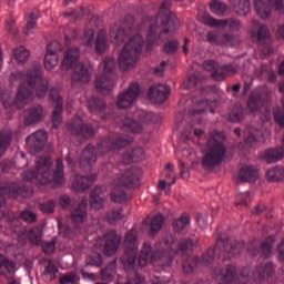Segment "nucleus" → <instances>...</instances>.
<instances>
[{
    "label": "nucleus",
    "mask_w": 284,
    "mask_h": 284,
    "mask_svg": "<svg viewBox=\"0 0 284 284\" xmlns=\"http://www.w3.org/2000/svg\"><path fill=\"white\" fill-rule=\"evenodd\" d=\"M170 6H172V0H164L156 18H146L143 20L140 30H143V26H149L146 50H152V45H161L163 34L174 32L179 28V18L170 11Z\"/></svg>",
    "instance_id": "nucleus-3"
},
{
    "label": "nucleus",
    "mask_w": 284,
    "mask_h": 284,
    "mask_svg": "<svg viewBox=\"0 0 284 284\" xmlns=\"http://www.w3.org/2000/svg\"><path fill=\"white\" fill-rule=\"evenodd\" d=\"M116 270V261L111 262L101 271L102 281H112Z\"/></svg>",
    "instance_id": "nucleus-54"
},
{
    "label": "nucleus",
    "mask_w": 284,
    "mask_h": 284,
    "mask_svg": "<svg viewBox=\"0 0 284 284\" xmlns=\"http://www.w3.org/2000/svg\"><path fill=\"white\" fill-rule=\"evenodd\" d=\"M52 158H41L36 162V170H29L21 173V176L26 183H33L41 187V185H49L53 183V187H59L65 183L63 174V159H57V169L51 171Z\"/></svg>",
    "instance_id": "nucleus-4"
},
{
    "label": "nucleus",
    "mask_w": 284,
    "mask_h": 284,
    "mask_svg": "<svg viewBox=\"0 0 284 284\" xmlns=\"http://www.w3.org/2000/svg\"><path fill=\"white\" fill-rule=\"evenodd\" d=\"M261 159L266 163H278V161L284 159V148L267 149L262 153Z\"/></svg>",
    "instance_id": "nucleus-35"
},
{
    "label": "nucleus",
    "mask_w": 284,
    "mask_h": 284,
    "mask_svg": "<svg viewBox=\"0 0 284 284\" xmlns=\"http://www.w3.org/2000/svg\"><path fill=\"white\" fill-rule=\"evenodd\" d=\"M54 250H57V240L42 243V251L44 254H54Z\"/></svg>",
    "instance_id": "nucleus-61"
},
{
    "label": "nucleus",
    "mask_w": 284,
    "mask_h": 284,
    "mask_svg": "<svg viewBox=\"0 0 284 284\" xmlns=\"http://www.w3.org/2000/svg\"><path fill=\"white\" fill-rule=\"evenodd\" d=\"M87 106L91 114H100L105 110V102L99 98H92L88 100Z\"/></svg>",
    "instance_id": "nucleus-44"
},
{
    "label": "nucleus",
    "mask_w": 284,
    "mask_h": 284,
    "mask_svg": "<svg viewBox=\"0 0 284 284\" xmlns=\"http://www.w3.org/2000/svg\"><path fill=\"white\" fill-rule=\"evenodd\" d=\"M48 141V132L39 130L27 138L26 148L31 153L41 152Z\"/></svg>",
    "instance_id": "nucleus-20"
},
{
    "label": "nucleus",
    "mask_w": 284,
    "mask_h": 284,
    "mask_svg": "<svg viewBox=\"0 0 284 284\" xmlns=\"http://www.w3.org/2000/svg\"><path fill=\"white\" fill-rule=\"evenodd\" d=\"M165 223V217L163 214H158L151 220L149 236H156L159 232H161V229L163 227V224Z\"/></svg>",
    "instance_id": "nucleus-45"
},
{
    "label": "nucleus",
    "mask_w": 284,
    "mask_h": 284,
    "mask_svg": "<svg viewBox=\"0 0 284 284\" xmlns=\"http://www.w3.org/2000/svg\"><path fill=\"white\" fill-rule=\"evenodd\" d=\"M170 92L171 89L166 84H156L149 89L148 97L153 103H165Z\"/></svg>",
    "instance_id": "nucleus-26"
},
{
    "label": "nucleus",
    "mask_w": 284,
    "mask_h": 284,
    "mask_svg": "<svg viewBox=\"0 0 284 284\" xmlns=\"http://www.w3.org/2000/svg\"><path fill=\"white\" fill-rule=\"evenodd\" d=\"M42 265L44 267L42 272L43 281H45V283H52V281L57 278V274H59V267L55 266L52 260H44Z\"/></svg>",
    "instance_id": "nucleus-36"
},
{
    "label": "nucleus",
    "mask_w": 284,
    "mask_h": 284,
    "mask_svg": "<svg viewBox=\"0 0 284 284\" xmlns=\"http://www.w3.org/2000/svg\"><path fill=\"white\" fill-rule=\"evenodd\" d=\"M37 19L38 16L34 13H30L29 17L26 16L27 26L23 29V34L30 36L34 33V30H37Z\"/></svg>",
    "instance_id": "nucleus-50"
},
{
    "label": "nucleus",
    "mask_w": 284,
    "mask_h": 284,
    "mask_svg": "<svg viewBox=\"0 0 284 284\" xmlns=\"http://www.w3.org/2000/svg\"><path fill=\"white\" fill-rule=\"evenodd\" d=\"M79 281V275L77 273L71 272L64 274L62 277H60L59 283L60 284H77Z\"/></svg>",
    "instance_id": "nucleus-58"
},
{
    "label": "nucleus",
    "mask_w": 284,
    "mask_h": 284,
    "mask_svg": "<svg viewBox=\"0 0 284 284\" xmlns=\"http://www.w3.org/2000/svg\"><path fill=\"white\" fill-rule=\"evenodd\" d=\"M121 219H123V209L112 210L106 214L105 217L110 225H114V223H116V221H121Z\"/></svg>",
    "instance_id": "nucleus-57"
},
{
    "label": "nucleus",
    "mask_w": 284,
    "mask_h": 284,
    "mask_svg": "<svg viewBox=\"0 0 284 284\" xmlns=\"http://www.w3.org/2000/svg\"><path fill=\"white\" fill-rule=\"evenodd\" d=\"M139 94H141V87L139 83L134 82L130 84V87L118 95L116 106L119 110H128V108H132L134 101L139 99Z\"/></svg>",
    "instance_id": "nucleus-16"
},
{
    "label": "nucleus",
    "mask_w": 284,
    "mask_h": 284,
    "mask_svg": "<svg viewBox=\"0 0 284 284\" xmlns=\"http://www.w3.org/2000/svg\"><path fill=\"white\" fill-rule=\"evenodd\" d=\"M121 129L124 130V132H132V134H141V132H143V126L130 118L122 120Z\"/></svg>",
    "instance_id": "nucleus-41"
},
{
    "label": "nucleus",
    "mask_w": 284,
    "mask_h": 284,
    "mask_svg": "<svg viewBox=\"0 0 284 284\" xmlns=\"http://www.w3.org/2000/svg\"><path fill=\"white\" fill-rule=\"evenodd\" d=\"M114 65L116 62L112 57L105 58L100 65L104 70L103 75H98L95 79V90L100 94H109L114 88V73H112Z\"/></svg>",
    "instance_id": "nucleus-13"
},
{
    "label": "nucleus",
    "mask_w": 284,
    "mask_h": 284,
    "mask_svg": "<svg viewBox=\"0 0 284 284\" xmlns=\"http://www.w3.org/2000/svg\"><path fill=\"white\" fill-rule=\"evenodd\" d=\"M139 233L136 230H130L124 237V253L121 257L122 265L124 270L128 272L130 270H134L136 265V254L139 252V242H138Z\"/></svg>",
    "instance_id": "nucleus-11"
},
{
    "label": "nucleus",
    "mask_w": 284,
    "mask_h": 284,
    "mask_svg": "<svg viewBox=\"0 0 284 284\" xmlns=\"http://www.w3.org/2000/svg\"><path fill=\"white\" fill-rule=\"evenodd\" d=\"M132 34V27H128V23H115L111 27L110 39L114 45H121Z\"/></svg>",
    "instance_id": "nucleus-22"
},
{
    "label": "nucleus",
    "mask_w": 284,
    "mask_h": 284,
    "mask_svg": "<svg viewBox=\"0 0 284 284\" xmlns=\"http://www.w3.org/2000/svg\"><path fill=\"white\" fill-rule=\"evenodd\" d=\"M193 106L189 111V116H196V114H202V112H205L210 110L211 114H214V108L219 105L217 101H207V100H202L199 101L196 99L192 100Z\"/></svg>",
    "instance_id": "nucleus-27"
},
{
    "label": "nucleus",
    "mask_w": 284,
    "mask_h": 284,
    "mask_svg": "<svg viewBox=\"0 0 284 284\" xmlns=\"http://www.w3.org/2000/svg\"><path fill=\"white\" fill-rule=\"evenodd\" d=\"M225 132L213 131L210 133L209 141L203 150L202 168L204 170H214L225 161L227 148L223 144Z\"/></svg>",
    "instance_id": "nucleus-6"
},
{
    "label": "nucleus",
    "mask_w": 284,
    "mask_h": 284,
    "mask_svg": "<svg viewBox=\"0 0 284 284\" xmlns=\"http://www.w3.org/2000/svg\"><path fill=\"white\" fill-rule=\"evenodd\" d=\"M197 265H199V257L189 256V258L182 265L184 274H192V272L196 270Z\"/></svg>",
    "instance_id": "nucleus-55"
},
{
    "label": "nucleus",
    "mask_w": 284,
    "mask_h": 284,
    "mask_svg": "<svg viewBox=\"0 0 284 284\" xmlns=\"http://www.w3.org/2000/svg\"><path fill=\"white\" fill-rule=\"evenodd\" d=\"M81 43L87 48H92V43H94V29L90 27L84 28V32L81 36Z\"/></svg>",
    "instance_id": "nucleus-52"
},
{
    "label": "nucleus",
    "mask_w": 284,
    "mask_h": 284,
    "mask_svg": "<svg viewBox=\"0 0 284 284\" xmlns=\"http://www.w3.org/2000/svg\"><path fill=\"white\" fill-rule=\"evenodd\" d=\"M143 37L135 34L130 38L119 57V65L122 70L134 68L139 61V55L143 52Z\"/></svg>",
    "instance_id": "nucleus-10"
},
{
    "label": "nucleus",
    "mask_w": 284,
    "mask_h": 284,
    "mask_svg": "<svg viewBox=\"0 0 284 284\" xmlns=\"http://www.w3.org/2000/svg\"><path fill=\"white\" fill-rule=\"evenodd\" d=\"M26 192L24 187H21L19 183H4L0 184V221L6 216V213L1 210L3 205H6V199H19V196H26L23 193Z\"/></svg>",
    "instance_id": "nucleus-15"
},
{
    "label": "nucleus",
    "mask_w": 284,
    "mask_h": 284,
    "mask_svg": "<svg viewBox=\"0 0 284 284\" xmlns=\"http://www.w3.org/2000/svg\"><path fill=\"white\" fill-rule=\"evenodd\" d=\"M217 247L223 246L224 254H227V258H232V256H236L240 252H242L243 247H245L244 242H235L234 244H230V240L222 241L217 240Z\"/></svg>",
    "instance_id": "nucleus-31"
},
{
    "label": "nucleus",
    "mask_w": 284,
    "mask_h": 284,
    "mask_svg": "<svg viewBox=\"0 0 284 284\" xmlns=\"http://www.w3.org/2000/svg\"><path fill=\"white\" fill-rule=\"evenodd\" d=\"M214 254H216V251L214 248H209L202 256V263L204 265H210V263L214 261Z\"/></svg>",
    "instance_id": "nucleus-63"
},
{
    "label": "nucleus",
    "mask_w": 284,
    "mask_h": 284,
    "mask_svg": "<svg viewBox=\"0 0 284 284\" xmlns=\"http://www.w3.org/2000/svg\"><path fill=\"white\" fill-rule=\"evenodd\" d=\"M12 85L17 82H21L18 87V91L14 100H12V92L4 90L1 94L2 105L8 110V108H17L21 110L28 103L34 101V92L38 99H43L48 94V79L43 78V70L41 69V63L33 62L27 70L17 71L10 77Z\"/></svg>",
    "instance_id": "nucleus-1"
},
{
    "label": "nucleus",
    "mask_w": 284,
    "mask_h": 284,
    "mask_svg": "<svg viewBox=\"0 0 284 284\" xmlns=\"http://www.w3.org/2000/svg\"><path fill=\"white\" fill-rule=\"evenodd\" d=\"M144 159L145 151L142 148L128 149L122 155V163L130 165V163H140V161H144Z\"/></svg>",
    "instance_id": "nucleus-30"
},
{
    "label": "nucleus",
    "mask_w": 284,
    "mask_h": 284,
    "mask_svg": "<svg viewBox=\"0 0 284 284\" xmlns=\"http://www.w3.org/2000/svg\"><path fill=\"white\" fill-rule=\"evenodd\" d=\"M261 136H263L261 125H248L244 130V141L248 148H254V143H258V141H261Z\"/></svg>",
    "instance_id": "nucleus-28"
},
{
    "label": "nucleus",
    "mask_w": 284,
    "mask_h": 284,
    "mask_svg": "<svg viewBox=\"0 0 284 284\" xmlns=\"http://www.w3.org/2000/svg\"><path fill=\"white\" fill-rule=\"evenodd\" d=\"M237 183H254L258 179V170L253 166H244L237 174Z\"/></svg>",
    "instance_id": "nucleus-34"
},
{
    "label": "nucleus",
    "mask_w": 284,
    "mask_h": 284,
    "mask_svg": "<svg viewBox=\"0 0 284 284\" xmlns=\"http://www.w3.org/2000/svg\"><path fill=\"white\" fill-rule=\"evenodd\" d=\"M220 284H245L241 282V277L236 275V266H227L220 278Z\"/></svg>",
    "instance_id": "nucleus-37"
},
{
    "label": "nucleus",
    "mask_w": 284,
    "mask_h": 284,
    "mask_svg": "<svg viewBox=\"0 0 284 284\" xmlns=\"http://www.w3.org/2000/svg\"><path fill=\"white\" fill-rule=\"evenodd\" d=\"M233 37L230 34H220L216 31L207 33V41L212 45H232Z\"/></svg>",
    "instance_id": "nucleus-38"
},
{
    "label": "nucleus",
    "mask_w": 284,
    "mask_h": 284,
    "mask_svg": "<svg viewBox=\"0 0 284 284\" xmlns=\"http://www.w3.org/2000/svg\"><path fill=\"white\" fill-rule=\"evenodd\" d=\"M204 79L205 78L201 73L196 72L195 74L189 77L186 81H184L183 87L186 90H192V88H196L199 83H203Z\"/></svg>",
    "instance_id": "nucleus-51"
},
{
    "label": "nucleus",
    "mask_w": 284,
    "mask_h": 284,
    "mask_svg": "<svg viewBox=\"0 0 284 284\" xmlns=\"http://www.w3.org/2000/svg\"><path fill=\"white\" fill-rule=\"evenodd\" d=\"M187 225H190V215L187 213H183L180 217L173 220V231L175 234L184 232Z\"/></svg>",
    "instance_id": "nucleus-43"
},
{
    "label": "nucleus",
    "mask_w": 284,
    "mask_h": 284,
    "mask_svg": "<svg viewBox=\"0 0 284 284\" xmlns=\"http://www.w3.org/2000/svg\"><path fill=\"white\" fill-rule=\"evenodd\" d=\"M276 241V237L274 235L268 236L262 244L258 240H254L248 244V252L252 254V256H256L258 252H261L263 258H267L272 254V247L274 245V242Z\"/></svg>",
    "instance_id": "nucleus-19"
},
{
    "label": "nucleus",
    "mask_w": 284,
    "mask_h": 284,
    "mask_svg": "<svg viewBox=\"0 0 284 284\" xmlns=\"http://www.w3.org/2000/svg\"><path fill=\"white\" fill-rule=\"evenodd\" d=\"M250 270H252L251 266H245L241 271V278L246 281H253L256 284L265 283L270 276L274 275V264L272 263H265L262 264L261 266H257L252 275L250 276Z\"/></svg>",
    "instance_id": "nucleus-14"
},
{
    "label": "nucleus",
    "mask_w": 284,
    "mask_h": 284,
    "mask_svg": "<svg viewBox=\"0 0 284 284\" xmlns=\"http://www.w3.org/2000/svg\"><path fill=\"white\" fill-rule=\"evenodd\" d=\"M134 142V139L130 135L112 134L109 138L103 139L98 148L89 144L83 151L80 158V168H91L97 163V154H108V152H119L122 148H126Z\"/></svg>",
    "instance_id": "nucleus-5"
},
{
    "label": "nucleus",
    "mask_w": 284,
    "mask_h": 284,
    "mask_svg": "<svg viewBox=\"0 0 284 284\" xmlns=\"http://www.w3.org/2000/svg\"><path fill=\"white\" fill-rule=\"evenodd\" d=\"M266 179L270 183H278L284 179V169L283 166H274L266 171Z\"/></svg>",
    "instance_id": "nucleus-42"
},
{
    "label": "nucleus",
    "mask_w": 284,
    "mask_h": 284,
    "mask_svg": "<svg viewBox=\"0 0 284 284\" xmlns=\"http://www.w3.org/2000/svg\"><path fill=\"white\" fill-rule=\"evenodd\" d=\"M202 22L205 26H210V28H227L231 32H239L241 30V21L237 19H229V20H216L212 18L210 14L205 13L202 18Z\"/></svg>",
    "instance_id": "nucleus-21"
},
{
    "label": "nucleus",
    "mask_w": 284,
    "mask_h": 284,
    "mask_svg": "<svg viewBox=\"0 0 284 284\" xmlns=\"http://www.w3.org/2000/svg\"><path fill=\"white\" fill-rule=\"evenodd\" d=\"M273 116L275 119V122H277L281 128H284V112L281 111V109H275L273 112Z\"/></svg>",
    "instance_id": "nucleus-64"
},
{
    "label": "nucleus",
    "mask_w": 284,
    "mask_h": 284,
    "mask_svg": "<svg viewBox=\"0 0 284 284\" xmlns=\"http://www.w3.org/2000/svg\"><path fill=\"white\" fill-rule=\"evenodd\" d=\"M122 237L116 233V231H109L103 236L104 242V254L105 256H114L119 252V246L121 245Z\"/></svg>",
    "instance_id": "nucleus-25"
},
{
    "label": "nucleus",
    "mask_w": 284,
    "mask_h": 284,
    "mask_svg": "<svg viewBox=\"0 0 284 284\" xmlns=\"http://www.w3.org/2000/svg\"><path fill=\"white\" fill-rule=\"evenodd\" d=\"M94 181H97V174L92 175L91 178L77 175L72 183V187L75 190V192H85V190H90V187L94 185Z\"/></svg>",
    "instance_id": "nucleus-33"
},
{
    "label": "nucleus",
    "mask_w": 284,
    "mask_h": 284,
    "mask_svg": "<svg viewBox=\"0 0 284 284\" xmlns=\"http://www.w3.org/2000/svg\"><path fill=\"white\" fill-rule=\"evenodd\" d=\"M42 236H43V231H41V229L39 227L31 229L28 232V237L30 243H32V245H41Z\"/></svg>",
    "instance_id": "nucleus-56"
},
{
    "label": "nucleus",
    "mask_w": 284,
    "mask_h": 284,
    "mask_svg": "<svg viewBox=\"0 0 284 284\" xmlns=\"http://www.w3.org/2000/svg\"><path fill=\"white\" fill-rule=\"evenodd\" d=\"M63 50L61 42L53 40L47 47V53L44 57V68L45 70H54L59 65V52Z\"/></svg>",
    "instance_id": "nucleus-18"
},
{
    "label": "nucleus",
    "mask_w": 284,
    "mask_h": 284,
    "mask_svg": "<svg viewBox=\"0 0 284 284\" xmlns=\"http://www.w3.org/2000/svg\"><path fill=\"white\" fill-rule=\"evenodd\" d=\"M239 72V67L236 64H226L216 69L212 74V79L215 81H225L227 77H234Z\"/></svg>",
    "instance_id": "nucleus-32"
},
{
    "label": "nucleus",
    "mask_w": 284,
    "mask_h": 284,
    "mask_svg": "<svg viewBox=\"0 0 284 284\" xmlns=\"http://www.w3.org/2000/svg\"><path fill=\"white\" fill-rule=\"evenodd\" d=\"M109 48L108 32H105V30H100L95 40V52H98V54H103Z\"/></svg>",
    "instance_id": "nucleus-40"
},
{
    "label": "nucleus",
    "mask_w": 284,
    "mask_h": 284,
    "mask_svg": "<svg viewBox=\"0 0 284 284\" xmlns=\"http://www.w3.org/2000/svg\"><path fill=\"white\" fill-rule=\"evenodd\" d=\"M13 58L16 59L17 63H26V61L30 59V51L23 45L13 49Z\"/></svg>",
    "instance_id": "nucleus-49"
},
{
    "label": "nucleus",
    "mask_w": 284,
    "mask_h": 284,
    "mask_svg": "<svg viewBox=\"0 0 284 284\" xmlns=\"http://www.w3.org/2000/svg\"><path fill=\"white\" fill-rule=\"evenodd\" d=\"M10 143H12V131L10 129H3L0 131V159L8 152Z\"/></svg>",
    "instance_id": "nucleus-39"
},
{
    "label": "nucleus",
    "mask_w": 284,
    "mask_h": 284,
    "mask_svg": "<svg viewBox=\"0 0 284 284\" xmlns=\"http://www.w3.org/2000/svg\"><path fill=\"white\" fill-rule=\"evenodd\" d=\"M247 108L251 112H262L261 119L263 122L272 119V111L270 110V93L257 89L253 91L247 100Z\"/></svg>",
    "instance_id": "nucleus-12"
},
{
    "label": "nucleus",
    "mask_w": 284,
    "mask_h": 284,
    "mask_svg": "<svg viewBox=\"0 0 284 284\" xmlns=\"http://www.w3.org/2000/svg\"><path fill=\"white\" fill-rule=\"evenodd\" d=\"M268 3H265V0H254L255 10L261 17V19H270L272 16V7L275 10H283V0H268Z\"/></svg>",
    "instance_id": "nucleus-24"
},
{
    "label": "nucleus",
    "mask_w": 284,
    "mask_h": 284,
    "mask_svg": "<svg viewBox=\"0 0 284 284\" xmlns=\"http://www.w3.org/2000/svg\"><path fill=\"white\" fill-rule=\"evenodd\" d=\"M68 130L74 136H80L81 139H92L94 136V128L90 125H83V119L80 116L73 118V120L68 123Z\"/></svg>",
    "instance_id": "nucleus-17"
},
{
    "label": "nucleus",
    "mask_w": 284,
    "mask_h": 284,
    "mask_svg": "<svg viewBox=\"0 0 284 284\" xmlns=\"http://www.w3.org/2000/svg\"><path fill=\"white\" fill-rule=\"evenodd\" d=\"M81 51L79 48H71L64 52L60 69L61 70H74L71 77L72 88H83L85 83H90V71L83 63H79Z\"/></svg>",
    "instance_id": "nucleus-7"
},
{
    "label": "nucleus",
    "mask_w": 284,
    "mask_h": 284,
    "mask_svg": "<svg viewBox=\"0 0 284 284\" xmlns=\"http://www.w3.org/2000/svg\"><path fill=\"white\" fill-rule=\"evenodd\" d=\"M88 265H93L94 267H101L103 265V257L99 253H92L88 257Z\"/></svg>",
    "instance_id": "nucleus-60"
},
{
    "label": "nucleus",
    "mask_w": 284,
    "mask_h": 284,
    "mask_svg": "<svg viewBox=\"0 0 284 284\" xmlns=\"http://www.w3.org/2000/svg\"><path fill=\"white\" fill-rule=\"evenodd\" d=\"M210 10L213 14H217V17H223V14H227V4L213 0L210 4Z\"/></svg>",
    "instance_id": "nucleus-53"
},
{
    "label": "nucleus",
    "mask_w": 284,
    "mask_h": 284,
    "mask_svg": "<svg viewBox=\"0 0 284 284\" xmlns=\"http://www.w3.org/2000/svg\"><path fill=\"white\" fill-rule=\"evenodd\" d=\"M2 270H6L9 274L17 272V262L7 257L2 264Z\"/></svg>",
    "instance_id": "nucleus-62"
},
{
    "label": "nucleus",
    "mask_w": 284,
    "mask_h": 284,
    "mask_svg": "<svg viewBox=\"0 0 284 284\" xmlns=\"http://www.w3.org/2000/svg\"><path fill=\"white\" fill-rule=\"evenodd\" d=\"M257 41L258 43H265V41H270V30H267V27H260L257 31Z\"/></svg>",
    "instance_id": "nucleus-59"
},
{
    "label": "nucleus",
    "mask_w": 284,
    "mask_h": 284,
    "mask_svg": "<svg viewBox=\"0 0 284 284\" xmlns=\"http://www.w3.org/2000/svg\"><path fill=\"white\" fill-rule=\"evenodd\" d=\"M229 119L232 123H240L245 119V109L241 104H235L233 110L229 114Z\"/></svg>",
    "instance_id": "nucleus-48"
},
{
    "label": "nucleus",
    "mask_w": 284,
    "mask_h": 284,
    "mask_svg": "<svg viewBox=\"0 0 284 284\" xmlns=\"http://www.w3.org/2000/svg\"><path fill=\"white\" fill-rule=\"evenodd\" d=\"M194 244L190 240H182L176 245V239L172 233L164 235L162 241L155 244V251L152 252V244L145 242L141 248L138 257V265L145 267L149 263L156 267H161L162 272H168L172 267V261L176 254L179 256H185L190 254V250H194Z\"/></svg>",
    "instance_id": "nucleus-2"
},
{
    "label": "nucleus",
    "mask_w": 284,
    "mask_h": 284,
    "mask_svg": "<svg viewBox=\"0 0 284 284\" xmlns=\"http://www.w3.org/2000/svg\"><path fill=\"white\" fill-rule=\"evenodd\" d=\"M234 10L239 17H246L252 10V2L250 0H235Z\"/></svg>",
    "instance_id": "nucleus-46"
},
{
    "label": "nucleus",
    "mask_w": 284,
    "mask_h": 284,
    "mask_svg": "<svg viewBox=\"0 0 284 284\" xmlns=\"http://www.w3.org/2000/svg\"><path fill=\"white\" fill-rule=\"evenodd\" d=\"M45 119V111L43 106L37 105L30 108L24 115L26 125H34V123H39Z\"/></svg>",
    "instance_id": "nucleus-29"
},
{
    "label": "nucleus",
    "mask_w": 284,
    "mask_h": 284,
    "mask_svg": "<svg viewBox=\"0 0 284 284\" xmlns=\"http://www.w3.org/2000/svg\"><path fill=\"white\" fill-rule=\"evenodd\" d=\"M90 205L92 210H102L103 207V197H101V187L95 186L91 193Z\"/></svg>",
    "instance_id": "nucleus-47"
},
{
    "label": "nucleus",
    "mask_w": 284,
    "mask_h": 284,
    "mask_svg": "<svg viewBox=\"0 0 284 284\" xmlns=\"http://www.w3.org/2000/svg\"><path fill=\"white\" fill-rule=\"evenodd\" d=\"M143 171L131 168L112 181L111 201L113 203H125L128 201V187H136Z\"/></svg>",
    "instance_id": "nucleus-8"
},
{
    "label": "nucleus",
    "mask_w": 284,
    "mask_h": 284,
    "mask_svg": "<svg viewBox=\"0 0 284 284\" xmlns=\"http://www.w3.org/2000/svg\"><path fill=\"white\" fill-rule=\"evenodd\" d=\"M50 99L55 103V108L52 113L53 128H59L63 118L61 116L63 112V98L61 97V91L57 88L51 89Z\"/></svg>",
    "instance_id": "nucleus-23"
},
{
    "label": "nucleus",
    "mask_w": 284,
    "mask_h": 284,
    "mask_svg": "<svg viewBox=\"0 0 284 284\" xmlns=\"http://www.w3.org/2000/svg\"><path fill=\"white\" fill-rule=\"evenodd\" d=\"M69 219L71 221L70 226H63L61 220L58 221V229L60 234H63L65 239H74L77 234H81V229L83 227V223L88 221V200H82L75 207H73L70 212Z\"/></svg>",
    "instance_id": "nucleus-9"
}]
</instances>
